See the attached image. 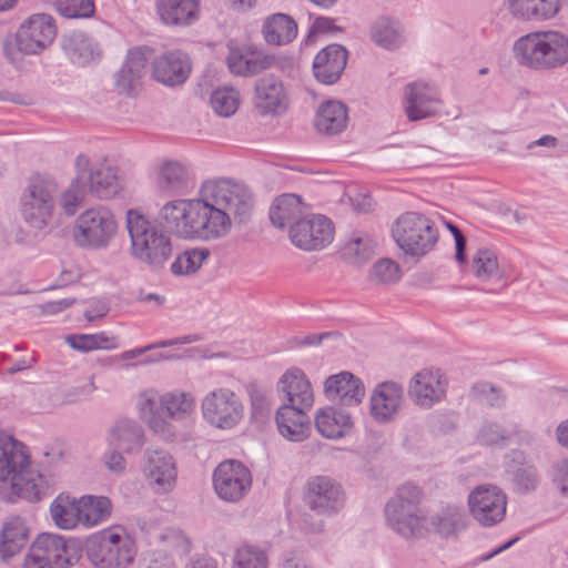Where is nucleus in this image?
<instances>
[{
    "label": "nucleus",
    "mask_w": 568,
    "mask_h": 568,
    "mask_svg": "<svg viewBox=\"0 0 568 568\" xmlns=\"http://www.w3.org/2000/svg\"><path fill=\"white\" fill-rule=\"evenodd\" d=\"M324 394L329 400H337L344 407H353L362 403L365 387L358 377L345 371L326 378Z\"/></svg>",
    "instance_id": "24"
},
{
    "label": "nucleus",
    "mask_w": 568,
    "mask_h": 568,
    "mask_svg": "<svg viewBox=\"0 0 568 568\" xmlns=\"http://www.w3.org/2000/svg\"><path fill=\"white\" fill-rule=\"evenodd\" d=\"M306 408L294 405H282L276 412V425L278 433L291 442L305 440L311 430V422Z\"/></svg>",
    "instance_id": "29"
},
{
    "label": "nucleus",
    "mask_w": 568,
    "mask_h": 568,
    "mask_svg": "<svg viewBox=\"0 0 568 568\" xmlns=\"http://www.w3.org/2000/svg\"><path fill=\"white\" fill-rule=\"evenodd\" d=\"M80 524L87 528L106 521L112 514L111 500L105 496L84 495L79 498Z\"/></svg>",
    "instance_id": "39"
},
{
    "label": "nucleus",
    "mask_w": 568,
    "mask_h": 568,
    "mask_svg": "<svg viewBox=\"0 0 568 568\" xmlns=\"http://www.w3.org/2000/svg\"><path fill=\"white\" fill-rule=\"evenodd\" d=\"M213 486L221 499L236 503L250 491L252 475L240 460L227 459L220 463L214 469Z\"/></svg>",
    "instance_id": "13"
},
{
    "label": "nucleus",
    "mask_w": 568,
    "mask_h": 568,
    "mask_svg": "<svg viewBox=\"0 0 568 568\" xmlns=\"http://www.w3.org/2000/svg\"><path fill=\"white\" fill-rule=\"evenodd\" d=\"M57 11L68 19H85L94 13L93 0H55Z\"/></svg>",
    "instance_id": "50"
},
{
    "label": "nucleus",
    "mask_w": 568,
    "mask_h": 568,
    "mask_svg": "<svg viewBox=\"0 0 568 568\" xmlns=\"http://www.w3.org/2000/svg\"><path fill=\"white\" fill-rule=\"evenodd\" d=\"M204 420L217 429H232L243 418L244 407L240 397L230 388L209 392L201 403Z\"/></svg>",
    "instance_id": "11"
},
{
    "label": "nucleus",
    "mask_w": 568,
    "mask_h": 568,
    "mask_svg": "<svg viewBox=\"0 0 568 568\" xmlns=\"http://www.w3.org/2000/svg\"><path fill=\"white\" fill-rule=\"evenodd\" d=\"M515 433V429H507L496 422H487L480 427L477 440L484 446L504 447Z\"/></svg>",
    "instance_id": "47"
},
{
    "label": "nucleus",
    "mask_w": 568,
    "mask_h": 568,
    "mask_svg": "<svg viewBox=\"0 0 568 568\" xmlns=\"http://www.w3.org/2000/svg\"><path fill=\"white\" fill-rule=\"evenodd\" d=\"M209 256V252L206 250H189L179 254L174 262L171 264V272L174 275H185L190 273H194L199 270L204 262V260Z\"/></svg>",
    "instance_id": "49"
},
{
    "label": "nucleus",
    "mask_w": 568,
    "mask_h": 568,
    "mask_svg": "<svg viewBox=\"0 0 568 568\" xmlns=\"http://www.w3.org/2000/svg\"><path fill=\"white\" fill-rule=\"evenodd\" d=\"M265 552L255 546H244L236 550L232 568H267Z\"/></svg>",
    "instance_id": "51"
},
{
    "label": "nucleus",
    "mask_w": 568,
    "mask_h": 568,
    "mask_svg": "<svg viewBox=\"0 0 568 568\" xmlns=\"http://www.w3.org/2000/svg\"><path fill=\"white\" fill-rule=\"evenodd\" d=\"M82 554L80 540L42 532L31 544L23 568H69L79 562Z\"/></svg>",
    "instance_id": "7"
},
{
    "label": "nucleus",
    "mask_w": 568,
    "mask_h": 568,
    "mask_svg": "<svg viewBox=\"0 0 568 568\" xmlns=\"http://www.w3.org/2000/svg\"><path fill=\"white\" fill-rule=\"evenodd\" d=\"M384 514L387 526L403 538L412 539L422 535L426 523V514L423 510L406 508L403 504L389 499Z\"/></svg>",
    "instance_id": "23"
},
{
    "label": "nucleus",
    "mask_w": 568,
    "mask_h": 568,
    "mask_svg": "<svg viewBox=\"0 0 568 568\" xmlns=\"http://www.w3.org/2000/svg\"><path fill=\"white\" fill-rule=\"evenodd\" d=\"M400 276L399 265L389 258L376 262L371 271V278L382 284H394L400 280Z\"/></svg>",
    "instance_id": "56"
},
{
    "label": "nucleus",
    "mask_w": 568,
    "mask_h": 568,
    "mask_svg": "<svg viewBox=\"0 0 568 568\" xmlns=\"http://www.w3.org/2000/svg\"><path fill=\"white\" fill-rule=\"evenodd\" d=\"M315 426L321 435L334 439L343 437L345 432L352 428L353 420L344 408L325 407L317 412Z\"/></svg>",
    "instance_id": "35"
},
{
    "label": "nucleus",
    "mask_w": 568,
    "mask_h": 568,
    "mask_svg": "<svg viewBox=\"0 0 568 568\" xmlns=\"http://www.w3.org/2000/svg\"><path fill=\"white\" fill-rule=\"evenodd\" d=\"M253 195L248 189L227 179L207 181L201 187V197L194 212V239L217 240L225 236L232 225L246 223L253 210Z\"/></svg>",
    "instance_id": "1"
},
{
    "label": "nucleus",
    "mask_w": 568,
    "mask_h": 568,
    "mask_svg": "<svg viewBox=\"0 0 568 568\" xmlns=\"http://www.w3.org/2000/svg\"><path fill=\"white\" fill-rule=\"evenodd\" d=\"M468 505L473 517L485 527L498 524L506 515V496L493 485L475 488L468 496Z\"/></svg>",
    "instance_id": "16"
},
{
    "label": "nucleus",
    "mask_w": 568,
    "mask_h": 568,
    "mask_svg": "<svg viewBox=\"0 0 568 568\" xmlns=\"http://www.w3.org/2000/svg\"><path fill=\"white\" fill-rule=\"evenodd\" d=\"M156 187L169 196L185 195L194 187V181L184 165L166 161L159 168Z\"/></svg>",
    "instance_id": "28"
},
{
    "label": "nucleus",
    "mask_w": 568,
    "mask_h": 568,
    "mask_svg": "<svg viewBox=\"0 0 568 568\" xmlns=\"http://www.w3.org/2000/svg\"><path fill=\"white\" fill-rule=\"evenodd\" d=\"M65 343L73 349L80 352H90L95 349L91 334H71L65 336Z\"/></svg>",
    "instance_id": "62"
},
{
    "label": "nucleus",
    "mask_w": 568,
    "mask_h": 568,
    "mask_svg": "<svg viewBox=\"0 0 568 568\" xmlns=\"http://www.w3.org/2000/svg\"><path fill=\"white\" fill-rule=\"evenodd\" d=\"M82 547L95 568H128L136 555L135 542L122 526L90 535Z\"/></svg>",
    "instance_id": "5"
},
{
    "label": "nucleus",
    "mask_w": 568,
    "mask_h": 568,
    "mask_svg": "<svg viewBox=\"0 0 568 568\" xmlns=\"http://www.w3.org/2000/svg\"><path fill=\"white\" fill-rule=\"evenodd\" d=\"M62 50L73 64L84 67L101 58L99 43L82 31H73L62 39Z\"/></svg>",
    "instance_id": "31"
},
{
    "label": "nucleus",
    "mask_w": 568,
    "mask_h": 568,
    "mask_svg": "<svg viewBox=\"0 0 568 568\" xmlns=\"http://www.w3.org/2000/svg\"><path fill=\"white\" fill-rule=\"evenodd\" d=\"M514 17L525 20H547L559 10V0H508Z\"/></svg>",
    "instance_id": "40"
},
{
    "label": "nucleus",
    "mask_w": 568,
    "mask_h": 568,
    "mask_svg": "<svg viewBox=\"0 0 568 568\" xmlns=\"http://www.w3.org/2000/svg\"><path fill=\"white\" fill-rule=\"evenodd\" d=\"M191 70V60L181 50L166 51L152 61L153 78L166 87L183 84L187 80Z\"/></svg>",
    "instance_id": "21"
},
{
    "label": "nucleus",
    "mask_w": 568,
    "mask_h": 568,
    "mask_svg": "<svg viewBox=\"0 0 568 568\" xmlns=\"http://www.w3.org/2000/svg\"><path fill=\"white\" fill-rule=\"evenodd\" d=\"M29 540V528L21 517H11L0 531V561L8 562L21 552Z\"/></svg>",
    "instance_id": "32"
},
{
    "label": "nucleus",
    "mask_w": 568,
    "mask_h": 568,
    "mask_svg": "<svg viewBox=\"0 0 568 568\" xmlns=\"http://www.w3.org/2000/svg\"><path fill=\"white\" fill-rule=\"evenodd\" d=\"M155 9L166 26L187 27L197 21L200 16L197 0H156Z\"/></svg>",
    "instance_id": "30"
},
{
    "label": "nucleus",
    "mask_w": 568,
    "mask_h": 568,
    "mask_svg": "<svg viewBox=\"0 0 568 568\" xmlns=\"http://www.w3.org/2000/svg\"><path fill=\"white\" fill-rule=\"evenodd\" d=\"M551 476L560 494L568 497V459L554 463Z\"/></svg>",
    "instance_id": "61"
},
{
    "label": "nucleus",
    "mask_w": 568,
    "mask_h": 568,
    "mask_svg": "<svg viewBox=\"0 0 568 568\" xmlns=\"http://www.w3.org/2000/svg\"><path fill=\"white\" fill-rule=\"evenodd\" d=\"M160 539L178 556H186L191 550L189 538L180 530L169 529L160 536Z\"/></svg>",
    "instance_id": "59"
},
{
    "label": "nucleus",
    "mask_w": 568,
    "mask_h": 568,
    "mask_svg": "<svg viewBox=\"0 0 568 568\" xmlns=\"http://www.w3.org/2000/svg\"><path fill=\"white\" fill-rule=\"evenodd\" d=\"M253 104L261 115H278L286 111L287 94L283 82L274 74H266L255 82Z\"/></svg>",
    "instance_id": "20"
},
{
    "label": "nucleus",
    "mask_w": 568,
    "mask_h": 568,
    "mask_svg": "<svg viewBox=\"0 0 568 568\" xmlns=\"http://www.w3.org/2000/svg\"><path fill=\"white\" fill-rule=\"evenodd\" d=\"M274 58L261 53L246 54V77L255 75L272 67Z\"/></svg>",
    "instance_id": "60"
},
{
    "label": "nucleus",
    "mask_w": 568,
    "mask_h": 568,
    "mask_svg": "<svg viewBox=\"0 0 568 568\" xmlns=\"http://www.w3.org/2000/svg\"><path fill=\"white\" fill-rule=\"evenodd\" d=\"M403 402L404 392L398 383L393 381L379 383L369 398L371 415L379 424L393 422L399 413Z\"/></svg>",
    "instance_id": "22"
},
{
    "label": "nucleus",
    "mask_w": 568,
    "mask_h": 568,
    "mask_svg": "<svg viewBox=\"0 0 568 568\" xmlns=\"http://www.w3.org/2000/svg\"><path fill=\"white\" fill-rule=\"evenodd\" d=\"M392 236L406 255L423 257L435 247L439 234L430 219L417 212H406L396 219Z\"/></svg>",
    "instance_id": "8"
},
{
    "label": "nucleus",
    "mask_w": 568,
    "mask_h": 568,
    "mask_svg": "<svg viewBox=\"0 0 568 568\" xmlns=\"http://www.w3.org/2000/svg\"><path fill=\"white\" fill-rule=\"evenodd\" d=\"M126 229L131 240V255L153 271L162 270L173 253L171 239L134 210L126 213Z\"/></svg>",
    "instance_id": "4"
},
{
    "label": "nucleus",
    "mask_w": 568,
    "mask_h": 568,
    "mask_svg": "<svg viewBox=\"0 0 568 568\" xmlns=\"http://www.w3.org/2000/svg\"><path fill=\"white\" fill-rule=\"evenodd\" d=\"M404 109L409 121L434 116L442 106L440 92L434 84L414 81L404 89Z\"/></svg>",
    "instance_id": "17"
},
{
    "label": "nucleus",
    "mask_w": 568,
    "mask_h": 568,
    "mask_svg": "<svg viewBox=\"0 0 568 568\" xmlns=\"http://www.w3.org/2000/svg\"><path fill=\"white\" fill-rule=\"evenodd\" d=\"M342 29L334 24V20L327 17H318L315 19L308 30L307 37L311 38L316 33H326L341 31Z\"/></svg>",
    "instance_id": "63"
},
{
    "label": "nucleus",
    "mask_w": 568,
    "mask_h": 568,
    "mask_svg": "<svg viewBox=\"0 0 568 568\" xmlns=\"http://www.w3.org/2000/svg\"><path fill=\"white\" fill-rule=\"evenodd\" d=\"M516 61L536 71L564 67L568 62V37L557 32H530L517 39L513 47Z\"/></svg>",
    "instance_id": "3"
},
{
    "label": "nucleus",
    "mask_w": 568,
    "mask_h": 568,
    "mask_svg": "<svg viewBox=\"0 0 568 568\" xmlns=\"http://www.w3.org/2000/svg\"><path fill=\"white\" fill-rule=\"evenodd\" d=\"M197 205L199 199L170 201L160 210V222L170 233L181 239H194L193 214Z\"/></svg>",
    "instance_id": "19"
},
{
    "label": "nucleus",
    "mask_w": 568,
    "mask_h": 568,
    "mask_svg": "<svg viewBox=\"0 0 568 568\" xmlns=\"http://www.w3.org/2000/svg\"><path fill=\"white\" fill-rule=\"evenodd\" d=\"M58 195L59 187L53 179L31 176L20 197L19 213L23 222L37 232L52 225Z\"/></svg>",
    "instance_id": "6"
},
{
    "label": "nucleus",
    "mask_w": 568,
    "mask_h": 568,
    "mask_svg": "<svg viewBox=\"0 0 568 568\" xmlns=\"http://www.w3.org/2000/svg\"><path fill=\"white\" fill-rule=\"evenodd\" d=\"M142 475L153 493L158 495L171 493L178 479L174 457L164 449L148 448L144 453Z\"/></svg>",
    "instance_id": "14"
},
{
    "label": "nucleus",
    "mask_w": 568,
    "mask_h": 568,
    "mask_svg": "<svg viewBox=\"0 0 568 568\" xmlns=\"http://www.w3.org/2000/svg\"><path fill=\"white\" fill-rule=\"evenodd\" d=\"M277 390L287 400L285 405H294L306 409L313 407V388L306 374L301 368L286 371L277 383Z\"/></svg>",
    "instance_id": "26"
},
{
    "label": "nucleus",
    "mask_w": 568,
    "mask_h": 568,
    "mask_svg": "<svg viewBox=\"0 0 568 568\" xmlns=\"http://www.w3.org/2000/svg\"><path fill=\"white\" fill-rule=\"evenodd\" d=\"M50 516L61 529H73L80 524L79 499L59 494L50 505Z\"/></svg>",
    "instance_id": "42"
},
{
    "label": "nucleus",
    "mask_w": 568,
    "mask_h": 568,
    "mask_svg": "<svg viewBox=\"0 0 568 568\" xmlns=\"http://www.w3.org/2000/svg\"><path fill=\"white\" fill-rule=\"evenodd\" d=\"M210 103L220 116H231L239 108V93L234 89L219 88L211 94Z\"/></svg>",
    "instance_id": "48"
},
{
    "label": "nucleus",
    "mask_w": 568,
    "mask_h": 568,
    "mask_svg": "<svg viewBox=\"0 0 568 568\" xmlns=\"http://www.w3.org/2000/svg\"><path fill=\"white\" fill-rule=\"evenodd\" d=\"M333 222L325 215H303L290 230L292 243L304 251L322 250L333 241Z\"/></svg>",
    "instance_id": "15"
},
{
    "label": "nucleus",
    "mask_w": 568,
    "mask_h": 568,
    "mask_svg": "<svg viewBox=\"0 0 568 568\" xmlns=\"http://www.w3.org/2000/svg\"><path fill=\"white\" fill-rule=\"evenodd\" d=\"M347 108L339 101L322 103L315 116L316 129L325 134H338L347 125Z\"/></svg>",
    "instance_id": "36"
},
{
    "label": "nucleus",
    "mask_w": 568,
    "mask_h": 568,
    "mask_svg": "<svg viewBox=\"0 0 568 568\" xmlns=\"http://www.w3.org/2000/svg\"><path fill=\"white\" fill-rule=\"evenodd\" d=\"M347 50L341 44H328L314 58L313 73L324 84H334L341 78L347 63Z\"/></svg>",
    "instance_id": "27"
},
{
    "label": "nucleus",
    "mask_w": 568,
    "mask_h": 568,
    "mask_svg": "<svg viewBox=\"0 0 568 568\" xmlns=\"http://www.w3.org/2000/svg\"><path fill=\"white\" fill-rule=\"evenodd\" d=\"M425 498L423 489L412 483L400 485L390 500L403 504L406 508L423 510L420 505Z\"/></svg>",
    "instance_id": "53"
},
{
    "label": "nucleus",
    "mask_w": 568,
    "mask_h": 568,
    "mask_svg": "<svg viewBox=\"0 0 568 568\" xmlns=\"http://www.w3.org/2000/svg\"><path fill=\"white\" fill-rule=\"evenodd\" d=\"M0 481L10 483L11 495L30 503L47 495L44 477L30 469L26 446L12 436L0 438Z\"/></svg>",
    "instance_id": "2"
},
{
    "label": "nucleus",
    "mask_w": 568,
    "mask_h": 568,
    "mask_svg": "<svg viewBox=\"0 0 568 568\" xmlns=\"http://www.w3.org/2000/svg\"><path fill=\"white\" fill-rule=\"evenodd\" d=\"M514 483L521 494L535 490L538 484V473L535 466L527 465L516 470Z\"/></svg>",
    "instance_id": "58"
},
{
    "label": "nucleus",
    "mask_w": 568,
    "mask_h": 568,
    "mask_svg": "<svg viewBox=\"0 0 568 568\" xmlns=\"http://www.w3.org/2000/svg\"><path fill=\"white\" fill-rule=\"evenodd\" d=\"M438 369H424L410 381L408 395L412 400L424 408H430L445 396V383Z\"/></svg>",
    "instance_id": "25"
},
{
    "label": "nucleus",
    "mask_w": 568,
    "mask_h": 568,
    "mask_svg": "<svg viewBox=\"0 0 568 568\" xmlns=\"http://www.w3.org/2000/svg\"><path fill=\"white\" fill-rule=\"evenodd\" d=\"M57 37L54 18L47 13H36L24 20L16 32V45L23 54H40Z\"/></svg>",
    "instance_id": "12"
},
{
    "label": "nucleus",
    "mask_w": 568,
    "mask_h": 568,
    "mask_svg": "<svg viewBox=\"0 0 568 568\" xmlns=\"http://www.w3.org/2000/svg\"><path fill=\"white\" fill-rule=\"evenodd\" d=\"M345 499L343 486L331 476H311L305 483L304 504L320 516L337 515L344 508Z\"/></svg>",
    "instance_id": "10"
},
{
    "label": "nucleus",
    "mask_w": 568,
    "mask_h": 568,
    "mask_svg": "<svg viewBox=\"0 0 568 568\" xmlns=\"http://www.w3.org/2000/svg\"><path fill=\"white\" fill-rule=\"evenodd\" d=\"M304 215V205L301 197L295 194H282L275 199L270 207V220L277 229L295 225Z\"/></svg>",
    "instance_id": "34"
},
{
    "label": "nucleus",
    "mask_w": 568,
    "mask_h": 568,
    "mask_svg": "<svg viewBox=\"0 0 568 568\" xmlns=\"http://www.w3.org/2000/svg\"><path fill=\"white\" fill-rule=\"evenodd\" d=\"M118 223L105 206L91 207L81 213L73 227V240L80 247L100 250L114 239Z\"/></svg>",
    "instance_id": "9"
},
{
    "label": "nucleus",
    "mask_w": 568,
    "mask_h": 568,
    "mask_svg": "<svg viewBox=\"0 0 568 568\" xmlns=\"http://www.w3.org/2000/svg\"><path fill=\"white\" fill-rule=\"evenodd\" d=\"M81 179L82 176L78 175L72 180L60 196V206L68 216L74 215L83 203L85 192Z\"/></svg>",
    "instance_id": "52"
},
{
    "label": "nucleus",
    "mask_w": 568,
    "mask_h": 568,
    "mask_svg": "<svg viewBox=\"0 0 568 568\" xmlns=\"http://www.w3.org/2000/svg\"><path fill=\"white\" fill-rule=\"evenodd\" d=\"M371 38L383 49L396 50L404 43V29L398 20L382 16L372 23Z\"/></svg>",
    "instance_id": "37"
},
{
    "label": "nucleus",
    "mask_w": 568,
    "mask_h": 568,
    "mask_svg": "<svg viewBox=\"0 0 568 568\" xmlns=\"http://www.w3.org/2000/svg\"><path fill=\"white\" fill-rule=\"evenodd\" d=\"M156 400L154 397L145 398L142 410H149L151 416L148 420L150 428L159 434L165 440H172L175 437L173 426L159 414L154 413Z\"/></svg>",
    "instance_id": "54"
},
{
    "label": "nucleus",
    "mask_w": 568,
    "mask_h": 568,
    "mask_svg": "<svg viewBox=\"0 0 568 568\" xmlns=\"http://www.w3.org/2000/svg\"><path fill=\"white\" fill-rule=\"evenodd\" d=\"M88 180L90 192L100 199L112 197L119 192L116 169L105 163L91 169Z\"/></svg>",
    "instance_id": "41"
},
{
    "label": "nucleus",
    "mask_w": 568,
    "mask_h": 568,
    "mask_svg": "<svg viewBox=\"0 0 568 568\" xmlns=\"http://www.w3.org/2000/svg\"><path fill=\"white\" fill-rule=\"evenodd\" d=\"M145 568H175V562L173 557L166 552L155 551Z\"/></svg>",
    "instance_id": "64"
},
{
    "label": "nucleus",
    "mask_w": 568,
    "mask_h": 568,
    "mask_svg": "<svg viewBox=\"0 0 568 568\" xmlns=\"http://www.w3.org/2000/svg\"><path fill=\"white\" fill-rule=\"evenodd\" d=\"M473 396L490 407H503L506 400L501 390L489 383H477L471 387Z\"/></svg>",
    "instance_id": "57"
},
{
    "label": "nucleus",
    "mask_w": 568,
    "mask_h": 568,
    "mask_svg": "<svg viewBox=\"0 0 568 568\" xmlns=\"http://www.w3.org/2000/svg\"><path fill=\"white\" fill-rule=\"evenodd\" d=\"M109 442L123 453H138L144 445V430L135 420L120 419L111 429Z\"/></svg>",
    "instance_id": "33"
},
{
    "label": "nucleus",
    "mask_w": 568,
    "mask_h": 568,
    "mask_svg": "<svg viewBox=\"0 0 568 568\" xmlns=\"http://www.w3.org/2000/svg\"><path fill=\"white\" fill-rule=\"evenodd\" d=\"M430 525L436 532L449 537L465 527V511L457 505H447L430 518Z\"/></svg>",
    "instance_id": "43"
},
{
    "label": "nucleus",
    "mask_w": 568,
    "mask_h": 568,
    "mask_svg": "<svg viewBox=\"0 0 568 568\" xmlns=\"http://www.w3.org/2000/svg\"><path fill=\"white\" fill-rule=\"evenodd\" d=\"M262 32L268 44L284 45L296 38L297 24L288 14L275 13L265 20Z\"/></svg>",
    "instance_id": "38"
},
{
    "label": "nucleus",
    "mask_w": 568,
    "mask_h": 568,
    "mask_svg": "<svg viewBox=\"0 0 568 568\" xmlns=\"http://www.w3.org/2000/svg\"><path fill=\"white\" fill-rule=\"evenodd\" d=\"M376 242L369 236L353 237L345 246L344 254L356 262L367 261L375 251Z\"/></svg>",
    "instance_id": "55"
},
{
    "label": "nucleus",
    "mask_w": 568,
    "mask_h": 568,
    "mask_svg": "<svg viewBox=\"0 0 568 568\" xmlns=\"http://www.w3.org/2000/svg\"><path fill=\"white\" fill-rule=\"evenodd\" d=\"M161 407L172 419H182L192 414L194 397L189 393H168L161 397Z\"/></svg>",
    "instance_id": "45"
},
{
    "label": "nucleus",
    "mask_w": 568,
    "mask_h": 568,
    "mask_svg": "<svg viewBox=\"0 0 568 568\" xmlns=\"http://www.w3.org/2000/svg\"><path fill=\"white\" fill-rule=\"evenodd\" d=\"M245 390L250 397L252 418L264 419L271 409V389L262 383L253 381L245 385Z\"/></svg>",
    "instance_id": "44"
},
{
    "label": "nucleus",
    "mask_w": 568,
    "mask_h": 568,
    "mask_svg": "<svg viewBox=\"0 0 568 568\" xmlns=\"http://www.w3.org/2000/svg\"><path fill=\"white\" fill-rule=\"evenodd\" d=\"M474 274L481 281L499 277V265L496 254L487 248L479 250L473 257Z\"/></svg>",
    "instance_id": "46"
},
{
    "label": "nucleus",
    "mask_w": 568,
    "mask_h": 568,
    "mask_svg": "<svg viewBox=\"0 0 568 568\" xmlns=\"http://www.w3.org/2000/svg\"><path fill=\"white\" fill-rule=\"evenodd\" d=\"M152 53L153 50L146 45L128 51L121 69L114 74V84L120 94L132 97L138 93Z\"/></svg>",
    "instance_id": "18"
}]
</instances>
